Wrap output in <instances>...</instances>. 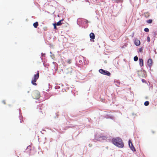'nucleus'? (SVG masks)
<instances>
[{
  "mask_svg": "<svg viewBox=\"0 0 157 157\" xmlns=\"http://www.w3.org/2000/svg\"><path fill=\"white\" fill-rule=\"evenodd\" d=\"M152 132L153 133H154V132L153 131H152Z\"/></svg>",
  "mask_w": 157,
  "mask_h": 157,
  "instance_id": "nucleus-29",
  "label": "nucleus"
},
{
  "mask_svg": "<svg viewBox=\"0 0 157 157\" xmlns=\"http://www.w3.org/2000/svg\"><path fill=\"white\" fill-rule=\"evenodd\" d=\"M31 147L30 146H29L27 147V149H26V150H31Z\"/></svg>",
  "mask_w": 157,
  "mask_h": 157,
  "instance_id": "nucleus-17",
  "label": "nucleus"
},
{
  "mask_svg": "<svg viewBox=\"0 0 157 157\" xmlns=\"http://www.w3.org/2000/svg\"><path fill=\"white\" fill-rule=\"evenodd\" d=\"M153 63V61L151 58H149L148 59V66L151 67ZM151 67H150V68ZM151 69L150 68V70Z\"/></svg>",
  "mask_w": 157,
  "mask_h": 157,
  "instance_id": "nucleus-7",
  "label": "nucleus"
},
{
  "mask_svg": "<svg viewBox=\"0 0 157 157\" xmlns=\"http://www.w3.org/2000/svg\"><path fill=\"white\" fill-rule=\"evenodd\" d=\"M149 101H148V105H149Z\"/></svg>",
  "mask_w": 157,
  "mask_h": 157,
  "instance_id": "nucleus-28",
  "label": "nucleus"
},
{
  "mask_svg": "<svg viewBox=\"0 0 157 157\" xmlns=\"http://www.w3.org/2000/svg\"><path fill=\"white\" fill-rule=\"evenodd\" d=\"M149 16V15H148L147 17H148Z\"/></svg>",
  "mask_w": 157,
  "mask_h": 157,
  "instance_id": "nucleus-32",
  "label": "nucleus"
},
{
  "mask_svg": "<svg viewBox=\"0 0 157 157\" xmlns=\"http://www.w3.org/2000/svg\"><path fill=\"white\" fill-rule=\"evenodd\" d=\"M134 43L137 46L140 45V41L138 40H136L135 41Z\"/></svg>",
  "mask_w": 157,
  "mask_h": 157,
  "instance_id": "nucleus-8",
  "label": "nucleus"
},
{
  "mask_svg": "<svg viewBox=\"0 0 157 157\" xmlns=\"http://www.w3.org/2000/svg\"><path fill=\"white\" fill-rule=\"evenodd\" d=\"M113 144L117 146L122 148L124 146V144L121 139L119 137L113 138L112 139Z\"/></svg>",
  "mask_w": 157,
  "mask_h": 157,
  "instance_id": "nucleus-1",
  "label": "nucleus"
},
{
  "mask_svg": "<svg viewBox=\"0 0 157 157\" xmlns=\"http://www.w3.org/2000/svg\"><path fill=\"white\" fill-rule=\"evenodd\" d=\"M2 103L4 104H6V102H5V101H2Z\"/></svg>",
  "mask_w": 157,
  "mask_h": 157,
  "instance_id": "nucleus-27",
  "label": "nucleus"
},
{
  "mask_svg": "<svg viewBox=\"0 0 157 157\" xmlns=\"http://www.w3.org/2000/svg\"><path fill=\"white\" fill-rule=\"evenodd\" d=\"M63 19H62L59 21L57 22V23H56V24L57 25L59 26V25H60L62 24V23H61V22L62 21H63Z\"/></svg>",
  "mask_w": 157,
  "mask_h": 157,
  "instance_id": "nucleus-11",
  "label": "nucleus"
},
{
  "mask_svg": "<svg viewBox=\"0 0 157 157\" xmlns=\"http://www.w3.org/2000/svg\"><path fill=\"white\" fill-rule=\"evenodd\" d=\"M99 71L100 73L104 75H106L108 76H109L111 75V74L109 72L101 69H99Z\"/></svg>",
  "mask_w": 157,
  "mask_h": 157,
  "instance_id": "nucleus-4",
  "label": "nucleus"
},
{
  "mask_svg": "<svg viewBox=\"0 0 157 157\" xmlns=\"http://www.w3.org/2000/svg\"><path fill=\"white\" fill-rule=\"evenodd\" d=\"M71 59H68L67 60V63L68 64L71 63Z\"/></svg>",
  "mask_w": 157,
  "mask_h": 157,
  "instance_id": "nucleus-16",
  "label": "nucleus"
},
{
  "mask_svg": "<svg viewBox=\"0 0 157 157\" xmlns=\"http://www.w3.org/2000/svg\"><path fill=\"white\" fill-rule=\"evenodd\" d=\"M38 25V23L37 21L33 24V26L35 28H37Z\"/></svg>",
  "mask_w": 157,
  "mask_h": 157,
  "instance_id": "nucleus-12",
  "label": "nucleus"
},
{
  "mask_svg": "<svg viewBox=\"0 0 157 157\" xmlns=\"http://www.w3.org/2000/svg\"><path fill=\"white\" fill-rule=\"evenodd\" d=\"M90 37L91 39H94L95 36L94 33H91L90 34Z\"/></svg>",
  "mask_w": 157,
  "mask_h": 157,
  "instance_id": "nucleus-9",
  "label": "nucleus"
},
{
  "mask_svg": "<svg viewBox=\"0 0 157 157\" xmlns=\"http://www.w3.org/2000/svg\"><path fill=\"white\" fill-rule=\"evenodd\" d=\"M150 37L148 36V42L150 41Z\"/></svg>",
  "mask_w": 157,
  "mask_h": 157,
  "instance_id": "nucleus-24",
  "label": "nucleus"
},
{
  "mask_svg": "<svg viewBox=\"0 0 157 157\" xmlns=\"http://www.w3.org/2000/svg\"><path fill=\"white\" fill-rule=\"evenodd\" d=\"M144 30L146 32H147V28H145Z\"/></svg>",
  "mask_w": 157,
  "mask_h": 157,
  "instance_id": "nucleus-25",
  "label": "nucleus"
},
{
  "mask_svg": "<svg viewBox=\"0 0 157 157\" xmlns=\"http://www.w3.org/2000/svg\"><path fill=\"white\" fill-rule=\"evenodd\" d=\"M143 49L142 48H140L139 49V52H142Z\"/></svg>",
  "mask_w": 157,
  "mask_h": 157,
  "instance_id": "nucleus-20",
  "label": "nucleus"
},
{
  "mask_svg": "<svg viewBox=\"0 0 157 157\" xmlns=\"http://www.w3.org/2000/svg\"><path fill=\"white\" fill-rule=\"evenodd\" d=\"M144 104L145 106H147V101L144 102Z\"/></svg>",
  "mask_w": 157,
  "mask_h": 157,
  "instance_id": "nucleus-23",
  "label": "nucleus"
},
{
  "mask_svg": "<svg viewBox=\"0 0 157 157\" xmlns=\"http://www.w3.org/2000/svg\"><path fill=\"white\" fill-rule=\"evenodd\" d=\"M139 61H140V65L141 67H142L144 65L143 63V61L142 59H139Z\"/></svg>",
  "mask_w": 157,
  "mask_h": 157,
  "instance_id": "nucleus-10",
  "label": "nucleus"
},
{
  "mask_svg": "<svg viewBox=\"0 0 157 157\" xmlns=\"http://www.w3.org/2000/svg\"><path fill=\"white\" fill-rule=\"evenodd\" d=\"M153 20L152 19H148V24H151L152 23Z\"/></svg>",
  "mask_w": 157,
  "mask_h": 157,
  "instance_id": "nucleus-13",
  "label": "nucleus"
},
{
  "mask_svg": "<svg viewBox=\"0 0 157 157\" xmlns=\"http://www.w3.org/2000/svg\"><path fill=\"white\" fill-rule=\"evenodd\" d=\"M134 60L135 61H136L138 60V57L137 56H135L134 58Z\"/></svg>",
  "mask_w": 157,
  "mask_h": 157,
  "instance_id": "nucleus-15",
  "label": "nucleus"
},
{
  "mask_svg": "<svg viewBox=\"0 0 157 157\" xmlns=\"http://www.w3.org/2000/svg\"><path fill=\"white\" fill-rule=\"evenodd\" d=\"M44 29L45 31H46L47 30V27H45L43 28Z\"/></svg>",
  "mask_w": 157,
  "mask_h": 157,
  "instance_id": "nucleus-21",
  "label": "nucleus"
},
{
  "mask_svg": "<svg viewBox=\"0 0 157 157\" xmlns=\"http://www.w3.org/2000/svg\"><path fill=\"white\" fill-rule=\"evenodd\" d=\"M153 34L154 37L155 36H156L157 35V33H156V32H153Z\"/></svg>",
  "mask_w": 157,
  "mask_h": 157,
  "instance_id": "nucleus-19",
  "label": "nucleus"
},
{
  "mask_svg": "<svg viewBox=\"0 0 157 157\" xmlns=\"http://www.w3.org/2000/svg\"><path fill=\"white\" fill-rule=\"evenodd\" d=\"M32 95L33 98L35 99H38L40 97V93L37 90H35L33 91Z\"/></svg>",
  "mask_w": 157,
  "mask_h": 157,
  "instance_id": "nucleus-2",
  "label": "nucleus"
},
{
  "mask_svg": "<svg viewBox=\"0 0 157 157\" xmlns=\"http://www.w3.org/2000/svg\"><path fill=\"white\" fill-rule=\"evenodd\" d=\"M27 93H29V91H27Z\"/></svg>",
  "mask_w": 157,
  "mask_h": 157,
  "instance_id": "nucleus-30",
  "label": "nucleus"
},
{
  "mask_svg": "<svg viewBox=\"0 0 157 157\" xmlns=\"http://www.w3.org/2000/svg\"><path fill=\"white\" fill-rule=\"evenodd\" d=\"M128 144L129 145L130 148L133 151H136V149L133 146V145L132 144V142H131L130 140H129L128 142Z\"/></svg>",
  "mask_w": 157,
  "mask_h": 157,
  "instance_id": "nucleus-6",
  "label": "nucleus"
},
{
  "mask_svg": "<svg viewBox=\"0 0 157 157\" xmlns=\"http://www.w3.org/2000/svg\"><path fill=\"white\" fill-rule=\"evenodd\" d=\"M149 31V29L148 28V32Z\"/></svg>",
  "mask_w": 157,
  "mask_h": 157,
  "instance_id": "nucleus-31",
  "label": "nucleus"
},
{
  "mask_svg": "<svg viewBox=\"0 0 157 157\" xmlns=\"http://www.w3.org/2000/svg\"><path fill=\"white\" fill-rule=\"evenodd\" d=\"M107 138V137L104 135L101 138V141L102 140H106Z\"/></svg>",
  "mask_w": 157,
  "mask_h": 157,
  "instance_id": "nucleus-14",
  "label": "nucleus"
},
{
  "mask_svg": "<svg viewBox=\"0 0 157 157\" xmlns=\"http://www.w3.org/2000/svg\"><path fill=\"white\" fill-rule=\"evenodd\" d=\"M37 72V73L34 75L33 78L31 81L32 83L34 85H37L36 82V81L39 76V73L38 71Z\"/></svg>",
  "mask_w": 157,
  "mask_h": 157,
  "instance_id": "nucleus-3",
  "label": "nucleus"
},
{
  "mask_svg": "<svg viewBox=\"0 0 157 157\" xmlns=\"http://www.w3.org/2000/svg\"><path fill=\"white\" fill-rule=\"evenodd\" d=\"M142 82H146V81L145 80H144V79H142Z\"/></svg>",
  "mask_w": 157,
  "mask_h": 157,
  "instance_id": "nucleus-22",
  "label": "nucleus"
},
{
  "mask_svg": "<svg viewBox=\"0 0 157 157\" xmlns=\"http://www.w3.org/2000/svg\"><path fill=\"white\" fill-rule=\"evenodd\" d=\"M104 136V135L102 134H100V133H97L95 136V138L96 140L100 141H101V138L102 136Z\"/></svg>",
  "mask_w": 157,
  "mask_h": 157,
  "instance_id": "nucleus-5",
  "label": "nucleus"
},
{
  "mask_svg": "<svg viewBox=\"0 0 157 157\" xmlns=\"http://www.w3.org/2000/svg\"><path fill=\"white\" fill-rule=\"evenodd\" d=\"M53 25L54 26V28L55 29H56L57 27H56V25H57L56 24V23L53 24Z\"/></svg>",
  "mask_w": 157,
  "mask_h": 157,
  "instance_id": "nucleus-18",
  "label": "nucleus"
},
{
  "mask_svg": "<svg viewBox=\"0 0 157 157\" xmlns=\"http://www.w3.org/2000/svg\"><path fill=\"white\" fill-rule=\"evenodd\" d=\"M79 62L80 63H81L82 62V61L81 60H80L79 61Z\"/></svg>",
  "mask_w": 157,
  "mask_h": 157,
  "instance_id": "nucleus-26",
  "label": "nucleus"
}]
</instances>
